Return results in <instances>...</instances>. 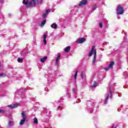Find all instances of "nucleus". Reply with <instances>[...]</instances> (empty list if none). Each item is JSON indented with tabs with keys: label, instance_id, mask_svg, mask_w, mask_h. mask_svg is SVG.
I'll list each match as a JSON object with an SVG mask.
<instances>
[{
	"label": "nucleus",
	"instance_id": "9b49d317",
	"mask_svg": "<svg viewBox=\"0 0 128 128\" xmlns=\"http://www.w3.org/2000/svg\"><path fill=\"white\" fill-rule=\"evenodd\" d=\"M43 42H44V44H46V34H44L43 36Z\"/></svg>",
	"mask_w": 128,
	"mask_h": 128
},
{
	"label": "nucleus",
	"instance_id": "2f4dec72",
	"mask_svg": "<svg viewBox=\"0 0 128 128\" xmlns=\"http://www.w3.org/2000/svg\"><path fill=\"white\" fill-rule=\"evenodd\" d=\"M40 4H42V0L40 2Z\"/></svg>",
	"mask_w": 128,
	"mask_h": 128
},
{
	"label": "nucleus",
	"instance_id": "bb28decb",
	"mask_svg": "<svg viewBox=\"0 0 128 128\" xmlns=\"http://www.w3.org/2000/svg\"><path fill=\"white\" fill-rule=\"evenodd\" d=\"M110 68H108V67L104 68V70L106 72H108V70H110Z\"/></svg>",
	"mask_w": 128,
	"mask_h": 128
},
{
	"label": "nucleus",
	"instance_id": "7c9ffc66",
	"mask_svg": "<svg viewBox=\"0 0 128 128\" xmlns=\"http://www.w3.org/2000/svg\"><path fill=\"white\" fill-rule=\"evenodd\" d=\"M42 16L43 18H46V14H43Z\"/></svg>",
	"mask_w": 128,
	"mask_h": 128
},
{
	"label": "nucleus",
	"instance_id": "f03ea898",
	"mask_svg": "<svg viewBox=\"0 0 128 128\" xmlns=\"http://www.w3.org/2000/svg\"><path fill=\"white\" fill-rule=\"evenodd\" d=\"M38 4V0H32L30 1L28 4L26 6V8H32L36 6Z\"/></svg>",
	"mask_w": 128,
	"mask_h": 128
},
{
	"label": "nucleus",
	"instance_id": "aec40b11",
	"mask_svg": "<svg viewBox=\"0 0 128 128\" xmlns=\"http://www.w3.org/2000/svg\"><path fill=\"white\" fill-rule=\"evenodd\" d=\"M96 57H94L93 58V60H92V66H94V64H95V62H96Z\"/></svg>",
	"mask_w": 128,
	"mask_h": 128
},
{
	"label": "nucleus",
	"instance_id": "4be33fe9",
	"mask_svg": "<svg viewBox=\"0 0 128 128\" xmlns=\"http://www.w3.org/2000/svg\"><path fill=\"white\" fill-rule=\"evenodd\" d=\"M14 124L12 123V121H10L8 122V126H12Z\"/></svg>",
	"mask_w": 128,
	"mask_h": 128
},
{
	"label": "nucleus",
	"instance_id": "0eeeda50",
	"mask_svg": "<svg viewBox=\"0 0 128 128\" xmlns=\"http://www.w3.org/2000/svg\"><path fill=\"white\" fill-rule=\"evenodd\" d=\"M86 42V38H81L78 39L77 42L78 44H82V42Z\"/></svg>",
	"mask_w": 128,
	"mask_h": 128
},
{
	"label": "nucleus",
	"instance_id": "dca6fc26",
	"mask_svg": "<svg viewBox=\"0 0 128 128\" xmlns=\"http://www.w3.org/2000/svg\"><path fill=\"white\" fill-rule=\"evenodd\" d=\"M34 123L35 124H38V118H34Z\"/></svg>",
	"mask_w": 128,
	"mask_h": 128
},
{
	"label": "nucleus",
	"instance_id": "6ab92c4d",
	"mask_svg": "<svg viewBox=\"0 0 128 128\" xmlns=\"http://www.w3.org/2000/svg\"><path fill=\"white\" fill-rule=\"evenodd\" d=\"M46 20H44L41 24V26H44V24H46Z\"/></svg>",
	"mask_w": 128,
	"mask_h": 128
},
{
	"label": "nucleus",
	"instance_id": "cd10ccee",
	"mask_svg": "<svg viewBox=\"0 0 128 128\" xmlns=\"http://www.w3.org/2000/svg\"><path fill=\"white\" fill-rule=\"evenodd\" d=\"M4 110H0V114H4Z\"/></svg>",
	"mask_w": 128,
	"mask_h": 128
},
{
	"label": "nucleus",
	"instance_id": "a878e982",
	"mask_svg": "<svg viewBox=\"0 0 128 128\" xmlns=\"http://www.w3.org/2000/svg\"><path fill=\"white\" fill-rule=\"evenodd\" d=\"M46 14H48V12H50V9L46 10Z\"/></svg>",
	"mask_w": 128,
	"mask_h": 128
},
{
	"label": "nucleus",
	"instance_id": "20e7f679",
	"mask_svg": "<svg viewBox=\"0 0 128 128\" xmlns=\"http://www.w3.org/2000/svg\"><path fill=\"white\" fill-rule=\"evenodd\" d=\"M24 114H26V111H23L21 114L22 117L23 118V120H22L20 121V124H21V125L24 124V122L26 120L27 117Z\"/></svg>",
	"mask_w": 128,
	"mask_h": 128
},
{
	"label": "nucleus",
	"instance_id": "72a5a7b5",
	"mask_svg": "<svg viewBox=\"0 0 128 128\" xmlns=\"http://www.w3.org/2000/svg\"><path fill=\"white\" fill-rule=\"evenodd\" d=\"M112 128H116V127H115V128H114V126H112Z\"/></svg>",
	"mask_w": 128,
	"mask_h": 128
},
{
	"label": "nucleus",
	"instance_id": "c756f323",
	"mask_svg": "<svg viewBox=\"0 0 128 128\" xmlns=\"http://www.w3.org/2000/svg\"><path fill=\"white\" fill-rule=\"evenodd\" d=\"M99 26L101 28H102V24L99 23Z\"/></svg>",
	"mask_w": 128,
	"mask_h": 128
},
{
	"label": "nucleus",
	"instance_id": "b1692460",
	"mask_svg": "<svg viewBox=\"0 0 128 128\" xmlns=\"http://www.w3.org/2000/svg\"><path fill=\"white\" fill-rule=\"evenodd\" d=\"M80 76L82 80H84V72H82Z\"/></svg>",
	"mask_w": 128,
	"mask_h": 128
},
{
	"label": "nucleus",
	"instance_id": "6e6552de",
	"mask_svg": "<svg viewBox=\"0 0 128 128\" xmlns=\"http://www.w3.org/2000/svg\"><path fill=\"white\" fill-rule=\"evenodd\" d=\"M114 64H116V62H111L108 66L109 68H112Z\"/></svg>",
	"mask_w": 128,
	"mask_h": 128
},
{
	"label": "nucleus",
	"instance_id": "f8f14e48",
	"mask_svg": "<svg viewBox=\"0 0 128 128\" xmlns=\"http://www.w3.org/2000/svg\"><path fill=\"white\" fill-rule=\"evenodd\" d=\"M18 62L22 64V63L24 62V59L22 58H18Z\"/></svg>",
	"mask_w": 128,
	"mask_h": 128
},
{
	"label": "nucleus",
	"instance_id": "473e14b6",
	"mask_svg": "<svg viewBox=\"0 0 128 128\" xmlns=\"http://www.w3.org/2000/svg\"><path fill=\"white\" fill-rule=\"evenodd\" d=\"M72 92H74V88H72Z\"/></svg>",
	"mask_w": 128,
	"mask_h": 128
},
{
	"label": "nucleus",
	"instance_id": "393cba45",
	"mask_svg": "<svg viewBox=\"0 0 128 128\" xmlns=\"http://www.w3.org/2000/svg\"><path fill=\"white\" fill-rule=\"evenodd\" d=\"M96 8V5H94L92 8V10H95Z\"/></svg>",
	"mask_w": 128,
	"mask_h": 128
},
{
	"label": "nucleus",
	"instance_id": "ddd939ff",
	"mask_svg": "<svg viewBox=\"0 0 128 128\" xmlns=\"http://www.w3.org/2000/svg\"><path fill=\"white\" fill-rule=\"evenodd\" d=\"M70 50V46H68L65 48V52H68Z\"/></svg>",
	"mask_w": 128,
	"mask_h": 128
},
{
	"label": "nucleus",
	"instance_id": "9d476101",
	"mask_svg": "<svg viewBox=\"0 0 128 128\" xmlns=\"http://www.w3.org/2000/svg\"><path fill=\"white\" fill-rule=\"evenodd\" d=\"M48 59V57L47 56H44L43 58H41L40 60V62H46V60Z\"/></svg>",
	"mask_w": 128,
	"mask_h": 128
},
{
	"label": "nucleus",
	"instance_id": "1a4fd4ad",
	"mask_svg": "<svg viewBox=\"0 0 128 128\" xmlns=\"http://www.w3.org/2000/svg\"><path fill=\"white\" fill-rule=\"evenodd\" d=\"M51 27L52 28H54V30H56V28H58V25L54 23V24H52L51 25Z\"/></svg>",
	"mask_w": 128,
	"mask_h": 128
},
{
	"label": "nucleus",
	"instance_id": "f257e3e1",
	"mask_svg": "<svg viewBox=\"0 0 128 128\" xmlns=\"http://www.w3.org/2000/svg\"><path fill=\"white\" fill-rule=\"evenodd\" d=\"M124 7L122 6L121 5H118L116 9V14L120 16V14H124Z\"/></svg>",
	"mask_w": 128,
	"mask_h": 128
},
{
	"label": "nucleus",
	"instance_id": "f704fd0d",
	"mask_svg": "<svg viewBox=\"0 0 128 128\" xmlns=\"http://www.w3.org/2000/svg\"><path fill=\"white\" fill-rule=\"evenodd\" d=\"M118 18H120L118 17Z\"/></svg>",
	"mask_w": 128,
	"mask_h": 128
},
{
	"label": "nucleus",
	"instance_id": "7ed1b4c3",
	"mask_svg": "<svg viewBox=\"0 0 128 128\" xmlns=\"http://www.w3.org/2000/svg\"><path fill=\"white\" fill-rule=\"evenodd\" d=\"M95 46H93L89 52L88 56H92V54L94 52V58H96V50H94Z\"/></svg>",
	"mask_w": 128,
	"mask_h": 128
},
{
	"label": "nucleus",
	"instance_id": "c85d7f7f",
	"mask_svg": "<svg viewBox=\"0 0 128 128\" xmlns=\"http://www.w3.org/2000/svg\"><path fill=\"white\" fill-rule=\"evenodd\" d=\"M8 108H12V104H10L8 106Z\"/></svg>",
	"mask_w": 128,
	"mask_h": 128
},
{
	"label": "nucleus",
	"instance_id": "c9c22d12",
	"mask_svg": "<svg viewBox=\"0 0 128 128\" xmlns=\"http://www.w3.org/2000/svg\"><path fill=\"white\" fill-rule=\"evenodd\" d=\"M0 66H1V65H0Z\"/></svg>",
	"mask_w": 128,
	"mask_h": 128
},
{
	"label": "nucleus",
	"instance_id": "2eb2a0df",
	"mask_svg": "<svg viewBox=\"0 0 128 128\" xmlns=\"http://www.w3.org/2000/svg\"><path fill=\"white\" fill-rule=\"evenodd\" d=\"M18 106H20V104H15L12 105V108H18Z\"/></svg>",
	"mask_w": 128,
	"mask_h": 128
},
{
	"label": "nucleus",
	"instance_id": "4468645a",
	"mask_svg": "<svg viewBox=\"0 0 128 128\" xmlns=\"http://www.w3.org/2000/svg\"><path fill=\"white\" fill-rule=\"evenodd\" d=\"M6 76H8L6 74L4 73L0 74V78H6Z\"/></svg>",
	"mask_w": 128,
	"mask_h": 128
},
{
	"label": "nucleus",
	"instance_id": "412c9836",
	"mask_svg": "<svg viewBox=\"0 0 128 128\" xmlns=\"http://www.w3.org/2000/svg\"><path fill=\"white\" fill-rule=\"evenodd\" d=\"M78 71L77 70L76 73H75V74H74V80H76V78L78 76Z\"/></svg>",
	"mask_w": 128,
	"mask_h": 128
},
{
	"label": "nucleus",
	"instance_id": "5701e85b",
	"mask_svg": "<svg viewBox=\"0 0 128 128\" xmlns=\"http://www.w3.org/2000/svg\"><path fill=\"white\" fill-rule=\"evenodd\" d=\"M60 55L58 56L56 58V63H58V60H60Z\"/></svg>",
	"mask_w": 128,
	"mask_h": 128
},
{
	"label": "nucleus",
	"instance_id": "423d86ee",
	"mask_svg": "<svg viewBox=\"0 0 128 128\" xmlns=\"http://www.w3.org/2000/svg\"><path fill=\"white\" fill-rule=\"evenodd\" d=\"M88 4L87 0H82L78 4V6H86Z\"/></svg>",
	"mask_w": 128,
	"mask_h": 128
},
{
	"label": "nucleus",
	"instance_id": "f3484780",
	"mask_svg": "<svg viewBox=\"0 0 128 128\" xmlns=\"http://www.w3.org/2000/svg\"><path fill=\"white\" fill-rule=\"evenodd\" d=\"M22 4H25V6H27L28 4V0H22Z\"/></svg>",
	"mask_w": 128,
	"mask_h": 128
},
{
	"label": "nucleus",
	"instance_id": "39448f33",
	"mask_svg": "<svg viewBox=\"0 0 128 128\" xmlns=\"http://www.w3.org/2000/svg\"><path fill=\"white\" fill-rule=\"evenodd\" d=\"M109 90H110V94H108L105 100V102H104L105 104H108V100L109 98H112V90H110V88Z\"/></svg>",
	"mask_w": 128,
	"mask_h": 128
},
{
	"label": "nucleus",
	"instance_id": "a211bd4d",
	"mask_svg": "<svg viewBox=\"0 0 128 128\" xmlns=\"http://www.w3.org/2000/svg\"><path fill=\"white\" fill-rule=\"evenodd\" d=\"M92 86H93V88H96V86H98V83H96V81H94V82Z\"/></svg>",
	"mask_w": 128,
	"mask_h": 128
}]
</instances>
